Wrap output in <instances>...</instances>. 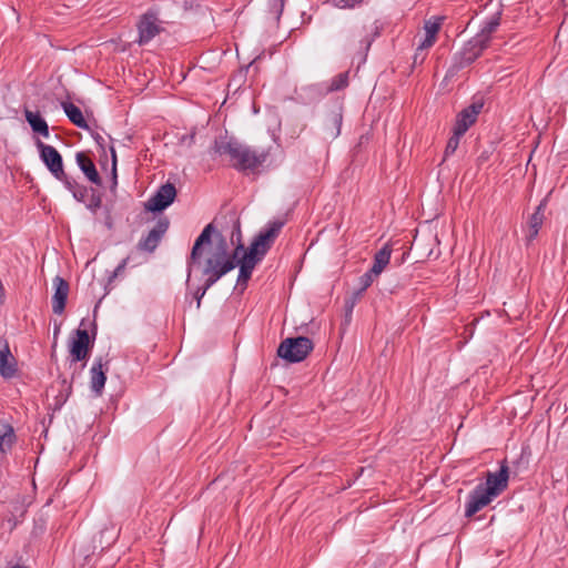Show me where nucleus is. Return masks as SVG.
<instances>
[{
  "instance_id": "obj_1",
  "label": "nucleus",
  "mask_w": 568,
  "mask_h": 568,
  "mask_svg": "<svg viewBox=\"0 0 568 568\" xmlns=\"http://www.w3.org/2000/svg\"><path fill=\"white\" fill-rule=\"evenodd\" d=\"M235 232L239 235L237 246L232 253L229 252V244L226 239L216 231L213 223H209L196 237L191 254L187 258V280L189 283L193 266L200 265L203 253L206 248L213 245V235H215V244L211 251L210 256L205 261L203 267V275L206 276L202 286H199L193 293V298L196 301V310L201 306V301L206 291L215 284L222 276L235 267H240V274L237 277V285L242 287V291L248 284V247H245L241 242L240 236V223L236 222L232 232V237Z\"/></svg>"
},
{
  "instance_id": "obj_2",
  "label": "nucleus",
  "mask_w": 568,
  "mask_h": 568,
  "mask_svg": "<svg viewBox=\"0 0 568 568\" xmlns=\"http://www.w3.org/2000/svg\"><path fill=\"white\" fill-rule=\"evenodd\" d=\"M285 223V219H275L267 222L251 241V271L264 258Z\"/></svg>"
},
{
  "instance_id": "obj_3",
  "label": "nucleus",
  "mask_w": 568,
  "mask_h": 568,
  "mask_svg": "<svg viewBox=\"0 0 568 568\" xmlns=\"http://www.w3.org/2000/svg\"><path fill=\"white\" fill-rule=\"evenodd\" d=\"M212 150L215 154L225 155L231 166L246 173L248 170V149L244 148L235 138L224 135L215 139Z\"/></svg>"
},
{
  "instance_id": "obj_4",
  "label": "nucleus",
  "mask_w": 568,
  "mask_h": 568,
  "mask_svg": "<svg viewBox=\"0 0 568 568\" xmlns=\"http://www.w3.org/2000/svg\"><path fill=\"white\" fill-rule=\"evenodd\" d=\"M98 326L95 321L91 324V334L87 328H77L69 343V352L72 363L87 361L94 346Z\"/></svg>"
},
{
  "instance_id": "obj_5",
  "label": "nucleus",
  "mask_w": 568,
  "mask_h": 568,
  "mask_svg": "<svg viewBox=\"0 0 568 568\" xmlns=\"http://www.w3.org/2000/svg\"><path fill=\"white\" fill-rule=\"evenodd\" d=\"M313 347V342L308 337H290L280 344L277 355L290 363H298L307 357Z\"/></svg>"
},
{
  "instance_id": "obj_6",
  "label": "nucleus",
  "mask_w": 568,
  "mask_h": 568,
  "mask_svg": "<svg viewBox=\"0 0 568 568\" xmlns=\"http://www.w3.org/2000/svg\"><path fill=\"white\" fill-rule=\"evenodd\" d=\"M176 196L178 190L175 185L166 182L144 203V209L146 212L160 214L175 201Z\"/></svg>"
},
{
  "instance_id": "obj_7",
  "label": "nucleus",
  "mask_w": 568,
  "mask_h": 568,
  "mask_svg": "<svg viewBox=\"0 0 568 568\" xmlns=\"http://www.w3.org/2000/svg\"><path fill=\"white\" fill-rule=\"evenodd\" d=\"M36 146L41 161L54 178H64L63 159L59 151L37 139Z\"/></svg>"
},
{
  "instance_id": "obj_8",
  "label": "nucleus",
  "mask_w": 568,
  "mask_h": 568,
  "mask_svg": "<svg viewBox=\"0 0 568 568\" xmlns=\"http://www.w3.org/2000/svg\"><path fill=\"white\" fill-rule=\"evenodd\" d=\"M508 478L509 467L507 462L504 460L500 464L499 470L496 473L488 471L485 483L478 484V486L496 498L507 488Z\"/></svg>"
},
{
  "instance_id": "obj_9",
  "label": "nucleus",
  "mask_w": 568,
  "mask_h": 568,
  "mask_svg": "<svg viewBox=\"0 0 568 568\" xmlns=\"http://www.w3.org/2000/svg\"><path fill=\"white\" fill-rule=\"evenodd\" d=\"M139 44L150 42L155 36L161 33L164 29L158 24V14L154 11H146L140 17L138 22Z\"/></svg>"
},
{
  "instance_id": "obj_10",
  "label": "nucleus",
  "mask_w": 568,
  "mask_h": 568,
  "mask_svg": "<svg viewBox=\"0 0 568 568\" xmlns=\"http://www.w3.org/2000/svg\"><path fill=\"white\" fill-rule=\"evenodd\" d=\"M170 226V221L166 216L158 219L155 226L148 233V235L141 239L138 243V248L141 251L153 252Z\"/></svg>"
},
{
  "instance_id": "obj_11",
  "label": "nucleus",
  "mask_w": 568,
  "mask_h": 568,
  "mask_svg": "<svg viewBox=\"0 0 568 568\" xmlns=\"http://www.w3.org/2000/svg\"><path fill=\"white\" fill-rule=\"evenodd\" d=\"M494 497L478 485L469 493L465 505V516L470 518L493 501Z\"/></svg>"
},
{
  "instance_id": "obj_12",
  "label": "nucleus",
  "mask_w": 568,
  "mask_h": 568,
  "mask_svg": "<svg viewBox=\"0 0 568 568\" xmlns=\"http://www.w3.org/2000/svg\"><path fill=\"white\" fill-rule=\"evenodd\" d=\"M18 373V362L12 355L8 341L0 336V375L4 379L12 378Z\"/></svg>"
},
{
  "instance_id": "obj_13",
  "label": "nucleus",
  "mask_w": 568,
  "mask_h": 568,
  "mask_svg": "<svg viewBox=\"0 0 568 568\" xmlns=\"http://www.w3.org/2000/svg\"><path fill=\"white\" fill-rule=\"evenodd\" d=\"M481 42H478L474 37L463 47L462 51L455 57V65L457 69H463L471 64L486 49Z\"/></svg>"
},
{
  "instance_id": "obj_14",
  "label": "nucleus",
  "mask_w": 568,
  "mask_h": 568,
  "mask_svg": "<svg viewBox=\"0 0 568 568\" xmlns=\"http://www.w3.org/2000/svg\"><path fill=\"white\" fill-rule=\"evenodd\" d=\"M484 104L481 101L473 102L469 106L462 110L456 118L454 130L458 133H466L467 130L476 122Z\"/></svg>"
},
{
  "instance_id": "obj_15",
  "label": "nucleus",
  "mask_w": 568,
  "mask_h": 568,
  "mask_svg": "<svg viewBox=\"0 0 568 568\" xmlns=\"http://www.w3.org/2000/svg\"><path fill=\"white\" fill-rule=\"evenodd\" d=\"M53 285L52 311L54 314L61 315L65 310L70 285L67 280L59 275L53 278Z\"/></svg>"
},
{
  "instance_id": "obj_16",
  "label": "nucleus",
  "mask_w": 568,
  "mask_h": 568,
  "mask_svg": "<svg viewBox=\"0 0 568 568\" xmlns=\"http://www.w3.org/2000/svg\"><path fill=\"white\" fill-rule=\"evenodd\" d=\"M75 161L80 170L83 172L85 178L94 185H102V178L100 176L95 164L89 153L87 152H78L75 154Z\"/></svg>"
},
{
  "instance_id": "obj_17",
  "label": "nucleus",
  "mask_w": 568,
  "mask_h": 568,
  "mask_svg": "<svg viewBox=\"0 0 568 568\" xmlns=\"http://www.w3.org/2000/svg\"><path fill=\"white\" fill-rule=\"evenodd\" d=\"M501 13L495 12L490 17L486 18L480 27V30L474 36V38L481 42L484 45L488 47L493 34L498 30L500 26Z\"/></svg>"
},
{
  "instance_id": "obj_18",
  "label": "nucleus",
  "mask_w": 568,
  "mask_h": 568,
  "mask_svg": "<svg viewBox=\"0 0 568 568\" xmlns=\"http://www.w3.org/2000/svg\"><path fill=\"white\" fill-rule=\"evenodd\" d=\"M109 362L102 363V358L99 357L92 368H91V381H90V387L92 392L97 396H101L104 389V385L106 382V371L108 367L104 368V366H108Z\"/></svg>"
},
{
  "instance_id": "obj_19",
  "label": "nucleus",
  "mask_w": 568,
  "mask_h": 568,
  "mask_svg": "<svg viewBox=\"0 0 568 568\" xmlns=\"http://www.w3.org/2000/svg\"><path fill=\"white\" fill-rule=\"evenodd\" d=\"M546 200H542L536 207L535 212L528 220L527 223V240L532 241L538 235V232L544 223L545 219Z\"/></svg>"
},
{
  "instance_id": "obj_20",
  "label": "nucleus",
  "mask_w": 568,
  "mask_h": 568,
  "mask_svg": "<svg viewBox=\"0 0 568 568\" xmlns=\"http://www.w3.org/2000/svg\"><path fill=\"white\" fill-rule=\"evenodd\" d=\"M24 118L34 133L44 138L49 136V125L39 111L24 109Z\"/></svg>"
},
{
  "instance_id": "obj_21",
  "label": "nucleus",
  "mask_w": 568,
  "mask_h": 568,
  "mask_svg": "<svg viewBox=\"0 0 568 568\" xmlns=\"http://www.w3.org/2000/svg\"><path fill=\"white\" fill-rule=\"evenodd\" d=\"M17 442V435L13 426L7 422L0 420V453L11 452Z\"/></svg>"
},
{
  "instance_id": "obj_22",
  "label": "nucleus",
  "mask_w": 568,
  "mask_h": 568,
  "mask_svg": "<svg viewBox=\"0 0 568 568\" xmlns=\"http://www.w3.org/2000/svg\"><path fill=\"white\" fill-rule=\"evenodd\" d=\"M61 106L72 124L83 130H91L79 106L69 101L62 102Z\"/></svg>"
},
{
  "instance_id": "obj_23",
  "label": "nucleus",
  "mask_w": 568,
  "mask_h": 568,
  "mask_svg": "<svg viewBox=\"0 0 568 568\" xmlns=\"http://www.w3.org/2000/svg\"><path fill=\"white\" fill-rule=\"evenodd\" d=\"M392 255V248L388 244H385L379 251H377L374 255V262L372 267L369 268L373 274H379L385 270V267L389 264Z\"/></svg>"
},
{
  "instance_id": "obj_24",
  "label": "nucleus",
  "mask_w": 568,
  "mask_h": 568,
  "mask_svg": "<svg viewBox=\"0 0 568 568\" xmlns=\"http://www.w3.org/2000/svg\"><path fill=\"white\" fill-rule=\"evenodd\" d=\"M59 379L61 388L59 389V394L54 397L53 405L51 406L53 412L60 410L72 394V383L61 375L59 376Z\"/></svg>"
},
{
  "instance_id": "obj_25",
  "label": "nucleus",
  "mask_w": 568,
  "mask_h": 568,
  "mask_svg": "<svg viewBox=\"0 0 568 568\" xmlns=\"http://www.w3.org/2000/svg\"><path fill=\"white\" fill-rule=\"evenodd\" d=\"M273 164V160L271 159L270 152L262 151L257 153L256 151H251V173L254 172L257 168H270Z\"/></svg>"
},
{
  "instance_id": "obj_26",
  "label": "nucleus",
  "mask_w": 568,
  "mask_h": 568,
  "mask_svg": "<svg viewBox=\"0 0 568 568\" xmlns=\"http://www.w3.org/2000/svg\"><path fill=\"white\" fill-rule=\"evenodd\" d=\"M265 12L267 18L273 22H277L282 16L284 8V0H265Z\"/></svg>"
},
{
  "instance_id": "obj_27",
  "label": "nucleus",
  "mask_w": 568,
  "mask_h": 568,
  "mask_svg": "<svg viewBox=\"0 0 568 568\" xmlns=\"http://www.w3.org/2000/svg\"><path fill=\"white\" fill-rule=\"evenodd\" d=\"M463 135L464 133H458V131L453 129V135L449 138L444 152V160H446L456 152Z\"/></svg>"
},
{
  "instance_id": "obj_28",
  "label": "nucleus",
  "mask_w": 568,
  "mask_h": 568,
  "mask_svg": "<svg viewBox=\"0 0 568 568\" xmlns=\"http://www.w3.org/2000/svg\"><path fill=\"white\" fill-rule=\"evenodd\" d=\"M442 21H443V18H440V17H433L432 19L427 20L424 26L425 34L436 38V36L440 29Z\"/></svg>"
},
{
  "instance_id": "obj_29",
  "label": "nucleus",
  "mask_w": 568,
  "mask_h": 568,
  "mask_svg": "<svg viewBox=\"0 0 568 568\" xmlns=\"http://www.w3.org/2000/svg\"><path fill=\"white\" fill-rule=\"evenodd\" d=\"M99 535H100L101 550L109 548L114 542V540L116 538L114 528H112V529L104 528L100 531Z\"/></svg>"
},
{
  "instance_id": "obj_30",
  "label": "nucleus",
  "mask_w": 568,
  "mask_h": 568,
  "mask_svg": "<svg viewBox=\"0 0 568 568\" xmlns=\"http://www.w3.org/2000/svg\"><path fill=\"white\" fill-rule=\"evenodd\" d=\"M90 191L91 196L89 203L87 204V209L95 213L102 206V193L93 187H91Z\"/></svg>"
},
{
  "instance_id": "obj_31",
  "label": "nucleus",
  "mask_w": 568,
  "mask_h": 568,
  "mask_svg": "<svg viewBox=\"0 0 568 568\" xmlns=\"http://www.w3.org/2000/svg\"><path fill=\"white\" fill-rule=\"evenodd\" d=\"M348 84V72L337 74L331 82L329 89L332 91H338L347 87Z\"/></svg>"
},
{
  "instance_id": "obj_32",
  "label": "nucleus",
  "mask_w": 568,
  "mask_h": 568,
  "mask_svg": "<svg viewBox=\"0 0 568 568\" xmlns=\"http://www.w3.org/2000/svg\"><path fill=\"white\" fill-rule=\"evenodd\" d=\"M378 277L377 274H373L371 270H368L366 273H364L361 277H359V285H361V292H364L365 290H367L372 283L374 282V280Z\"/></svg>"
},
{
  "instance_id": "obj_33",
  "label": "nucleus",
  "mask_w": 568,
  "mask_h": 568,
  "mask_svg": "<svg viewBox=\"0 0 568 568\" xmlns=\"http://www.w3.org/2000/svg\"><path fill=\"white\" fill-rule=\"evenodd\" d=\"M112 152V172H111V185L110 190L111 192H114L118 185V175H116V155L115 150L113 146H111Z\"/></svg>"
},
{
  "instance_id": "obj_34",
  "label": "nucleus",
  "mask_w": 568,
  "mask_h": 568,
  "mask_svg": "<svg viewBox=\"0 0 568 568\" xmlns=\"http://www.w3.org/2000/svg\"><path fill=\"white\" fill-rule=\"evenodd\" d=\"M333 4L339 9H353L364 2V0H332Z\"/></svg>"
},
{
  "instance_id": "obj_35",
  "label": "nucleus",
  "mask_w": 568,
  "mask_h": 568,
  "mask_svg": "<svg viewBox=\"0 0 568 568\" xmlns=\"http://www.w3.org/2000/svg\"><path fill=\"white\" fill-rule=\"evenodd\" d=\"M55 179L61 181L64 184V186L71 192H73L80 185L75 180L68 176V174L65 172H64V178L61 176V178H55Z\"/></svg>"
},
{
  "instance_id": "obj_36",
  "label": "nucleus",
  "mask_w": 568,
  "mask_h": 568,
  "mask_svg": "<svg viewBox=\"0 0 568 568\" xmlns=\"http://www.w3.org/2000/svg\"><path fill=\"white\" fill-rule=\"evenodd\" d=\"M89 189L84 185H79L73 192L72 195L78 202H84L88 195Z\"/></svg>"
},
{
  "instance_id": "obj_37",
  "label": "nucleus",
  "mask_w": 568,
  "mask_h": 568,
  "mask_svg": "<svg viewBox=\"0 0 568 568\" xmlns=\"http://www.w3.org/2000/svg\"><path fill=\"white\" fill-rule=\"evenodd\" d=\"M435 41H436V38L425 34V38L423 39V41L419 43V45L417 48V53L415 54V60L418 57V51L426 50V49L430 48L435 43Z\"/></svg>"
},
{
  "instance_id": "obj_38",
  "label": "nucleus",
  "mask_w": 568,
  "mask_h": 568,
  "mask_svg": "<svg viewBox=\"0 0 568 568\" xmlns=\"http://www.w3.org/2000/svg\"><path fill=\"white\" fill-rule=\"evenodd\" d=\"M128 261H129V257L123 258L121 261V263L115 267V270L113 271V273L109 277V281H108L109 284L124 271V268H125V266L128 264Z\"/></svg>"
},
{
  "instance_id": "obj_39",
  "label": "nucleus",
  "mask_w": 568,
  "mask_h": 568,
  "mask_svg": "<svg viewBox=\"0 0 568 568\" xmlns=\"http://www.w3.org/2000/svg\"><path fill=\"white\" fill-rule=\"evenodd\" d=\"M60 328H61V323L60 322H57L54 321V326H53V343H52V349L54 351L55 347H57V342H58V336H59V333H60Z\"/></svg>"
},
{
  "instance_id": "obj_40",
  "label": "nucleus",
  "mask_w": 568,
  "mask_h": 568,
  "mask_svg": "<svg viewBox=\"0 0 568 568\" xmlns=\"http://www.w3.org/2000/svg\"><path fill=\"white\" fill-rule=\"evenodd\" d=\"M92 136L94 139V141L97 142V144L104 151L105 149V140L103 139V136H101L99 133H92Z\"/></svg>"
},
{
  "instance_id": "obj_41",
  "label": "nucleus",
  "mask_w": 568,
  "mask_h": 568,
  "mask_svg": "<svg viewBox=\"0 0 568 568\" xmlns=\"http://www.w3.org/2000/svg\"><path fill=\"white\" fill-rule=\"evenodd\" d=\"M372 41L373 40L368 39V38L361 40V48L363 49L364 52L368 51V49L371 48Z\"/></svg>"
},
{
  "instance_id": "obj_42",
  "label": "nucleus",
  "mask_w": 568,
  "mask_h": 568,
  "mask_svg": "<svg viewBox=\"0 0 568 568\" xmlns=\"http://www.w3.org/2000/svg\"><path fill=\"white\" fill-rule=\"evenodd\" d=\"M333 122L337 125L336 133L332 134L335 138V136H337L339 134V126H341V123H342V116L339 114H335L333 116Z\"/></svg>"
},
{
  "instance_id": "obj_43",
  "label": "nucleus",
  "mask_w": 568,
  "mask_h": 568,
  "mask_svg": "<svg viewBox=\"0 0 568 568\" xmlns=\"http://www.w3.org/2000/svg\"><path fill=\"white\" fill-rule=\"evenodd\" d=\"M244 337V326H240L235 332V338L241 341Z\"/></svg>"
},
{
  "instance_id": "obj_44",
  "label": "nucleus",
  "mask_w": 568,
  "mask_h": 568,
  "mask_svg": "<svg viewBox=\"0 0 568 568\" xmlns=\"http://www.w3.org/2000/svg\"><path fill=\"white\" fill-rule=\"evenodd\" d=\"M255 62H256V59L255 60H251L250 65L252 67Z\"/></svg>"
},
{
  "instance_id": "obj_45",
  "label": "nucleus",
  "mask_w": 568,
  "mask_h": 568,
  "mask_svg": "<svg viewBox=\"0 0 568 568\" xmlns=\"http://www.w3.org/2000/svg\"><path fill=\"white\" fill-rule=\"evenodd\" d=\"M233 82H235V78H233V79L231 80V82H230L229 87H230Z\"/></svg>"
}]
</instances>
